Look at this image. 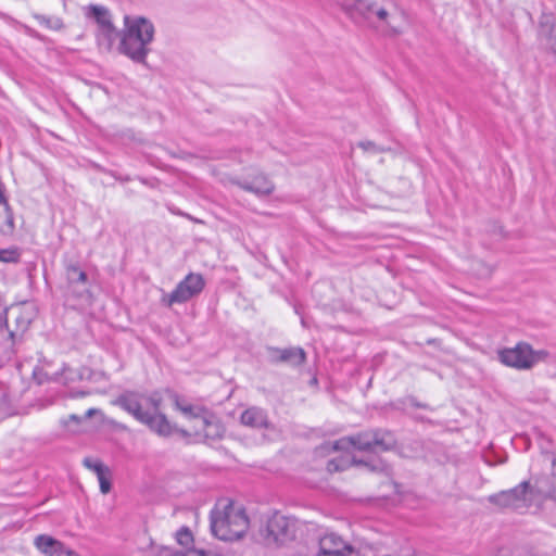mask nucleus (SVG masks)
I'll return each mask as SVG.
<instances>
[{
    "label": "nucleus",
    "instance_id": "nucleus-1",
    "mask_svg": "<svg viewBox=\"0 0 556 556\" xmlns=\"http://www.w3.org/2000/svg\"><path fill=\"white\" fill-rule=\"evenodd\" d=\"M162 402L163 397L159 391L138 392L128 390L113 400L112 404L127 412L137 421L147 426L160 437H169L176 432L187 437L188 431L172 424L160 410Z\"/></svg>",
    "mask_w": 556,
    "mask_h": 556
},
{
    "label": "nucleus",
    "instance_id": "nucleus-2",
    "mask_svg": "<svg viewBox=\"0 0 556 556\" xmlns=\"http://www.w3.org/2000/svg\"><path fill=\"white\" fill-rule=\"evenodd\" d=\"M154 34L155 28L150 20L125 15L118 51L134 62L146 64Z\"/></svg>",
    "mask_w": 556,
    "mask_h": 556
},
{
    "label": "nucleus",
    "instance_id": "nucleus-3",
    "mask_svg": "<svg viewBox=\"0 0 556 556\" xmlns=\"http://www.w3.org/2000/svg\"><path fill=\"white\" fill-rule=\"evenodd\" d=\"M249 528V519L243 508L230 501L218 503L211 513V530L222 541L241 539Z\"/></svg>",
    "mask_w": 556,
    "mask_h": 556
},
{
    "label": "nucleus",
    "instance_id": "nucleus-4",
    "mask_svg": "<svg viewBox=\"0 0 556 556\" xmlns=\"http://www.w3.org/2000/svg\"><path fill=\"white\" fill-rule=\"evenodd\" d=\"M395 444L391 432L383 430H370L356 435L344 437L337 440L332 445L333 451H349L351 447L359 451H388Z\"/></svg>",
    "mask_w": 556,
    "mask_h": 556
},
{
    "label": "nucleus",
    "instance_id": "nucleus-5",
    "mask_svg": "<svg viewBox=\"0 0 556 556\" xmlns=\"http://www.w3.org/2000/svg\"><path fill=\"white\" fill-rule=\"evenodd\" d=\"M345 8L352 16L357 14L374 26H389L395 30L389 21L390 13L387 8L374 0H349Z\"/></svg>",
    "mask_w": 556,
    "mask_h": 556
},
{
    "label": "nucleus",
    "instance_id": "nucleus-6",
    "mask_svg": "<svg viewBox=\"0 0 556 556\" xmlns=\"http://www.w3.org/2000/svg\"><path fill=\"white\" fill-rule=\"evenodd\" d=\"M532 492L530 483L522 481L513 489L490 495L488 500L501 508L525 509L532 504Z\"/></svg>",
    "mask_w": 556,
    "mask_h": 556
},
{
    "label": "nucleus",
    "instance_id": "nucleus-7",
    "mask_svg": "<svg viewBox=\"0 0 556 556\" xmlns=\"http://www.w3.org/2000/svg\"><path fill=\"white\" fill-rule=\"evenodd\" d=\"M540 354H542V352H535L529 344L520 342L514 348L500 351L498 357L506 366L527 370L538 363Z\"/></svg>",
    "mask_w": 556,
    "mask_h": 556
},
{
    "label": "nucleus",
    "instance_id": "nucleus-8",
    "mask_svg": "<svg viewBox=\"0 0 556 556\" xmlns=\"http://www.w3.org/2000/svg\"><path fill=\"white\" fill-rule=\"evenodd\" d=\"M204 286L205 281L202 275L190 273L170 293L165 294L162 301L167 306H172L176 303H185L200 294Z\"/></svg>",
    "mask_w": 556,
    "mask_h": 556
},
{
    "label": "nucleus",
    "instance_id": "nucleus-9",
    "mask_svg": "<svg viewBox=\"0 0 556 556\" xmlns=\"http://www.w3.org/2000/svg\"><path fill=\"white\" fill-rule=\"evenodd\" d=\"M295 536V523L280 514H275L267 521L265 529V540L276 544H285Z\"/></svg>",
    "mask_w": 556,
    "mask_h": 556
},
{
    "label": "nucleus",
    "instance_id": "nucleus-10",
    "mask_svg": "<svg viewBox=\"0 0 556 556\" xmlns=\"http://www.w3.org/2000/svg\"><path fill=\"white\" fill-rule=\"evenodd\" d=\"M353 547L340 535L330 532L319 539L316 556H351Z\"/></svg>",
    "mask_w": 556,
    "mask_h": 556
},
{
    "label": "nucleus",
    "instance_id": "nucleus-11",
    "mask_svg": "<svg viewBox=\"0 0 556 556\" xmlns=\"http://www.w3.org/2000/svg\"><path fill=\"white\" fill-rule=\"evenodd\" d=\"M192 430L194 435L205 440H217L224 434V427L219 419L206 410L197 424H193Z\"/></svg>",
    "mask_w": 556,
    "mask_h": 556
},
{
    "label": "nucleus",
    "instance_id": "nucleus-12",
    "mask_svg": "<svg viewBox=\"0 0 556 556\" xmlns=\"http://www.w3.org/2000/svg\"><path fill=\"white\" fill-rule=\"evenodd\" d=\"M267 357L271 364L285 363L298 367L305 363L306 353L302 348L279 349L269 346L267 348Z\"/></svg>",
    "mask_w": 556,
    "mask_h": 556
},
{
    "label": "nucleus",
    "instance_id": "nucleus-13",
    "mask_svg": "<svg viewBox=\"0 0 556 556\" xmlns=\"http://www.w3.org/2000/svg\"><path fill=\"white\" fill-rule=\"evenodd\" d=\"M539 37L556 54V17L553 14H542L539 25Z\"/></svg>",
    "mask_w": 556,
    "mask_h": 556
},
{
    "label": "nucleus",
    "instance_id": "nucleus-14",
    "mask_svg": "<svg viewBox=\"0 0 556 556\" xmlns=\"http://www.w3.org/2000/svg\"><path fill=\"white\" fill-rule=\"evenodd\" d=\"M237 184L241 189L255 193L258 197L270 194L275 188L274 184L263 174H257L251 180L244 179Z\"/></svg>",
    "mask_w": 556,
    "mask_h": 556
},
{
    "label": "nucleus",
    "instance_id": "nucleus-15",
    "mask_svg": "<svg viewBox=\"0 0 556 556\" xmlns=\"http://www.w3.org/2000/svg\"><path fill=\"white\" fill-rule=\"evenodd\" d=\"M242 425L253 428L263 429L269 427V420L266 412L263 408L253 406L245 409L240 417Z\"/></svg>",
    "mask_w": 556,
    "mask_h": 556
},
{
    "label": "nucleus",
    "instance_id": "nucleus-16",
    "mask_svg": "<svg viewBox=\"0 0 556 556\" xmlns=\"http://www.w3.org/2000/svg\"><path fill=\"white\" fill-rule=\"evenodd\" d=\"M14 230V217L0 184V233L9 235Z\"/></svg>",
    "mask_w": 556,
    "mask_h": 556
},
{
    "label": "nucleus",
    "instance_id": "nucleus-17",
    "mask_svg": "<svg viewBox=\"0 0 556 556\" xmlns=\"http://www.w3.org/2000/svg\"><path fill=\"white\" fill-rule=\"evenodd\" d=\"M118 37V31L115 26L100 28L97 31V41L101 49L110 51L114 41Z\"/></svg>",
    "mask_w": 556,
    "mask_h": 556
},
{
    "label": "nucleus",
    "instance_id": "nucleus-18",
    "mask_svg": "<svg viewBox=\"0 0 556 556\" xmlns=\"http://www.w3.org/2000/svg\"><path fill=\"white\" fill-rule=\"evenodd\" d=\"M175 406L186 418L192 420L194 424H197L206 412V409L182 402L178 397L175 400Z\"/></svg>",
    "mask_w": 556,
    "mask_h": 556
},
{
    "label": "nucleus",
    "instance_id": "nucleus-19",
    "mask_svg": "<svg viewBox=\"0 0 556 556\" xmlns=\"http://www.w3.org/2000/svg\"><path fill=\"white\" fill-rule=\"evenodd\" d=\"M89 15L96 20L98 29L113 26L110 12L104 7L91 5L89 8Z\"/></svg>",
    "mask_w": 556,
    "mask_h": 556
},
{
    "label": "nucleus",
    "instance_id": "nucleus-20",
    "mask_svg": "<svg viewBox=\"0 0 556 556\" xmlns=\"http://www.w3.org/2000/svg\"><path fill=\"white\" fill-rule=\"evenodd\" d=\"M60 541L50 535L40 534L35 539V546L46 556H52L55 548L59 547Z\"/></svg>",
    "mask_w": 556,
    "mask_h": 556
},
{
    "label": "nucleus",
    "instance_id": "nucleus-21",
    "mask_svg": "<svg viewBox=\"0 0 556 556\" xmlns=\"http://www.w3.org/2000/svg\"><path fill=\"white\" fill-rule=\"evenodd\" d=\"M66 278L71 285L87 282V275L78 264H68L66 266Z\"/></svg>",
    "mask_w": 556,
    "mask_h": 556
},
{
    "label": "nucleus",
    "instance_id": "nucleus-22",
    "mask_svg": "<svg viewBox=\"0 0 556 556\" xmlns=\"http://www.w3.org/2000/svg\"><path fill=\"white\" fill-rule=\"evenodd\" d=\"M352 465V459L349 456L341 455L332 458L327 463V470L329 472H337L348 469Z\"/></svg>",
    "mask_w": 556,
    "mask_h": 556
},
{
    "label": "nucleus",
    "instance_id": "nucleus-23",
    "mask_svg": "<svg viewBox=\"0 0 556 556\" xmlns=\"http://www.w3.org/2000/svg\"><path fill=\"white\" fill-rule=\"evenodd\" d=\"M98 412L99 410L96 408H89L86 412L85 416H78V415L72 414L68 416L67 419H64L62 421V424L64 427L68 428L71 431L74 432V431H76V429L72 428V424H75L76 426H78L83 420L90 418L92 415H94Z\"/></svg>",
    "mask_w": 556,
    "mask_h": 556
},
{
    "label": "nucleus",
    "instance_id": "nucleus-24",
    "mask_svg": "<svg viewBox=\"0 0 556 556\" xmlns=\"http://www.w3.org/2000/svg\"><path fill=\"white\" fill-rule=\"evenodd\" d=\"M83 465L89 470L93 471L96 476H101L102 472H105L109 469L101 460L92 457H86L83 460Z\"/></svg>",
    "mask_w": 556,
    "mask_h": 556
},
{
    "label": "nucleus",
    "instance_id": "nucleus-25",
    "mask_svg": "<svg viewBox=\"0 0 556 556\" xmlns=\"http://www.w3.org/2000/svg\"><path fill=\"white\" fill-rule=\"evenodd\" d=\"M36 20L38 23L42 26H45L48 29L52 30H59L63 27V22L59 17H50L45 15H37Z\"/></svg>",
    "mask_w": 556,
    "mask_h": 556
},
{
    "label": "nucleus",
    "instance_id": "nucleus-26",
    "mask_svg": "<svg viewBox=\"0 0 556 556\" xmlns=\"http://www.w3.org/2000/svg\"><path fill=\"white\" fill-rule=\"evenodd\" d=\"M99 484H100V491L103 494H108L111 491V478L112 473L110 468L105 470V472H102L101 476H97Z\"/></svg>",
    "mask_w": 556,
    "mask_h": 556
},
{
    "label": "nucleus",
    "instance_id": "nucleus-27",
    "mask_svg": "<svg viewBox=\"0 0 556 556\" xmlns=\"http://www.w3.org/2000/svg\"><path fill=\"white\" fill-rule=\"evenodd\" d=\"M18 253L15 250H1L0 262L15 263L18 261Z\"/></svg>",
    "mask_w": 556,
    "mask_h": 556
},
{
    "label": "nucleus",
    "instance_id": "nucleus-28",
    "mask_svg": "<svg viewBox=\"0 0 556 556\" xmlns=\"http://www.w3.org/2000/svg\"><path fill=\"white\" fill-rule=\"evenodd\" d=\"M177 541L180 545L187 546L192 542V534L189 529L182 528L177 532Z\"/></svg>",
    "mask_w": 556,
    "mask_h": 556
},
{
    "label": "nucleus",
    "instance_id": "nucleus-29",
    "mask_svg": "<svg viewBox=\"0 0 556 556\" xmlns=\"http://www.w3.org/2000/svg\"><path fill=\"white\" fill-rule=\"evenodd\" d=\"M357 146L365 152H369V153H374V154L380 153L383 151L382 148L378 147L375 142L369 141V140L359 141Z\"/></svg>",
    "mask_w": 556,
    "mask_h": 556
},
{
    "label": "nucleus",
    "instance_id": "nucleus-30",
    "mask_svg": "<svg viewBox=\"0 0 556 556\" xmlns=\"http://www.w3.org/2000/svg\"><path fill=\"white\" fill-rule=\"evenodd\" d=\"M52 556H77V554L66 548L64 544L60 542L59 547L55 548V552L52 554Z\"/></svg>",
    "mask_w": 556,
    "mask_h": 556
},
{
    "label": "nucleus",
    "instance_id": "nucleus-31",
    "mask_svg": "<svg viewBox=\"0 0 556 556\" xmlns=\"http://www.w3.org/2000/svg\"><path fill=\"white\" fill-rule=\"evenodd\" d=\"M551 463H552V467L554 468L556 466V457L554 455H551Z\"/></svg>",
    "mask_w": 556,
    "mask_h": 556
},
{
    "label": "nucleus",
    "instance_id": "nucleus-32",
    "mask_svg": "<svg viewBox=\"0 0 556 556\" xmlns=\"http://www.w3.org/2000/svg\"><path fill=\"white\" fill-rule=\"evenodd\" d=\"M508 554H509V553H508L507 551H502V552H501V554H500V556H508Z\"/></svg>",
    "mask_w": 556,
    "mask_h": 556
}]
</instances>
